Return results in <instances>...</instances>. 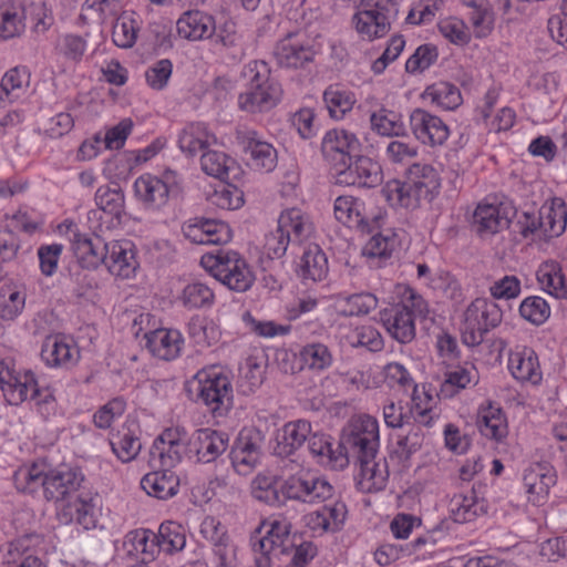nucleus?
Listing matches in <instances>:
<instances>
[{
	"instance_id": "1",
	"label": "nucleus",
	"mask_w": 567,
	"mask_h": 567,
	"mask_svg": "<svg viewBox=\"0 0 567 567\" xmlns=\"http://www.w3.org/2000/svg\"><path fill=\"white\" fill-rule=\"evenodd\" d=\"M250 543L256 567H271L275 558L289 555L291 560L286 567H306L317 555L311 542L291 533V523L286 518L264 522L251 535Z\"/></svg>"
},
{
	"instance_id": "2",
	"label": "nucleus",
	"mask_w": 567,
	"mask_h": 567,
	"mask_svg": "<svg viewBox=\"0 0 567 567\" xmlns=\"http://www.w3.org/2000/svg\"><path fill=\"white\" fill-rule=\"evenodd\" d=\"M84 476L79 468L66 465L47 472L44 498L59 502L69 499L59 516L62 522H76L85 530L97 525V507L91 493L79 492Z\"/></svg>"
},
{
	"instance_id": "3",
	"label": "nucleus",
	"mask_w": 567,
	"mask_h": 567,
	"mask_svg": "<svg viewBox=\"0 0 567 567\" xmlns=\"http://www.w3.org/2000/svg\"><path fill=\"white\" fill-rule=\"evenodd\" d=\"M346 445L360 465V488L365 492L381 491L388 480V467L384 460L375 461L379 449L378 421L370 415L362 416L348 435Z\"/></svg>"
},
{
	"instance_id": "4",
	"label": "nucleus",
	"mask_w": 567,
	"mask_h": 567,
	"mask_svg": "<svg viewBox=\"0 0 567 567\" xmlns=\"http://www.w3.org/2000/svg\"><path fill=\"white\" fill-rule=\"evenodd\" d=\"M441 186L437 171L426 163L412 164L403 182L392 179L381 189L384 199L391 206L416 208L422 199L432 200Z\"/></svg>"
},
{
	"instance_id": "5",
	"label": "nucleus",
	"mask_w": 567,
	"mask_h": 567,
	"mask_svg": "<svg viewBox=\"0 0 567 567\" xmlns=\"http://www.w3.org/2000/svg\"><path fill=\"white\" fill-rule=\"evenodd\" d=\"M188 392L194 393L196 402L206 405L214 416H225L234 405L228 375L214 367L198 371L188 383Z\"/></svg>"
},
{
	"instance_id": "6",
	"label": "nucleus",
	"mask_w": 567,
	"mask_h": 567,
	"mask_svg": "<svg viewBox=\"0 0 567 567\" xmlns=\"http://www.w3.org/2000/svg\"><path fill=\"white\" fill-rule=\"evenodd\" d=\"M202 265L216 280L236 292L247 291L255 280L246 260L234 250H218L216 255H206L202 258Z\"/></svg>"
},
{
	"instance_id": "7",
	"label": "nucleus",
	"mask_w": 567,
	"mask_h": 567,
	"mask_svg": "<svg viewBox=\"0 0 567 567\" xmlns=\"http://www.w3.org/2000/svg\"><path fill=\"white\" fill-rule=\"evenodd\" d=\"M135 195L147 208L159 209L183 194V178L167 168L159 176L144 174L134 183Z\"/></svg>"
},
{
	"instance_id": "8",
	"label": "nucleus",
	"mask_w": 567,
	"mask_h": 567,
	"mask_svg": "<svg viewBox=\"0 0 567 567\" xmlns=\"http://www.w3.org/2000/svg\"><path fill=\"white\" fill-rule=\"evenodd\" d=\"M360 7L352 23L357 32L367 40L385 35L399 14V6L394 0H361Z\"/></svg>"
},
{
	"instance_id": "9",
	"label": "nucleus",
	"mask_w": 567,
	"mask_h": 567,
	"mask_svg": "<svg viewBox=\"0 0 567 567\" xmlns=\"http://www.w3.org/2000/svg\"><path fill=\"white\" fill-rule=\"evenodd\" d=\"M502 318L503 312L494 300L476 298L464 312L462 342L467 347L481 344L485 334L502 322Z\"/></svg>"
},
{
	"instance_id": "10",
	"label": "nucleus",
	"mask_w": 567,
	"mask_h": 567,
	"mask_svg": "<svg viewBox=\"0 0 567 567\" xmlns=\"http://www.w3.org/2000/svg\"><path fill=\"white\" fill-rule=\"evenodd\" d=\"M280 483L286 502L297 501L312 504L324 502L334 494V487L327 478L309 471L290 475Z\"/></svg>"
},
{
	"instance_id": "11",
	"label": "nucleus",
	"mask_w": 567,
	"mask_h": 567,
	"mask_svg": "<svg viewBox=\"0 0 567 567\" xmlns=\"http://www.w3.org/2000/svg\"><path fill=\"white\" fill-rule=\"evenodd\" d=\"M235 138L251 168L265 172H271L276 168L277 151L257 131L240 126L236 130Z\"/></svg>"
},
{
	"instance_id": "12",
	"label": "nucleus",
	"mask_w": 567,
	"mask_h": 567,
	"mask_svg": "<svg viewBox=\"0 0 567 567\" xmlns=\"http://www.w3.org/2000/svg\"><path fill=\"white\" fill-rule=\"evenodd\" d=\"M333 178L334 183L341 186L374 188L381 185L383 173L378 162L358 153V156L333 173Z\"/></svg>"
},
{
	"instance_id": "13",
	"label": "nucleus",
	"mask_w": 567,
	"mask_h": 567,
	"mask_svg": "<svg viewBox=\"0 0 567 567\" xmlns=\"http://www.w3.org/2000/svg\"><path fill=\"white\" fill-rule=\"evenodd\" d=\"M362 151V143L354 133L333 128L328 131L321 142V154L333 173Z\"/></svg>"
},
{
	"instance_id": "14",
	"label": "nucleus",
	"mask_w": 567,
	"mask_h": 567,
	"mask_svg": "<svg viewBox=\"0 0 567 567\" xmlns=\"http://www.w3.org/2000/svg\"><path fill=\"white\" fill-rule=\"evenodd\" d=\"M0 386L7 401L13 405H18L29 398L45 404L53 401L49 393L41 399L40 389L31 371L21 375L2 362L0 363Z\"/></svg>"
},
{
	"instance_id": "15",
	"label": "nucleus",
	"mask_w": 567,
	"mask_h": 567,
	"mask_svg": "<svg viewBox=\"0 0 567 567\" xmlns=\"http://www.w3.org/2000/svg\"><path fill=\"white\" fill-rule=\"evenodd\" d=\"M264 435L257 429L243 430L230 451L233 466L239 474L249 473L261 457Z\"/></svg>"
},
{
	"instance_id": "16",
	"label": "nucleus",
	"mask_w": 567,
	"mask_h": 567,
	"mask_svg": "<svg viewBox=\"0 0 567 567\" xmlns=\"http://www.w3.org/2000/svg\"><path fill=\"white\" fill-rule=\"evenodd\" d=\"M228 441L226 433L199 429L186 443L187 456L196 462L210 463L227 450Z\"/></svg>"
},
{
	"instance_id": "17",
	"label": "nucleus",
	"mask_w": 567,
	"mask_h": 567,
	"mask_svg": "<svg viewBox=\"0 0 567 567\" xmlns=\"http://www.w3.org/2000/svg\"><path fill=\"white\" fill-rule=\"evenodd\" d=\"M317 54L315 47L299 38V33H288L275 47L277 63L287 69L306 68Z\"/></svg>"
},
{
	"instance_id": "18",
	"label": "nucleus",
	"mask_w": 567,
	"mask_h": 567,
	"mask_svg": "<svg viewBox=\"0 0 567 567\" xmlns=\"http://www.w3.org/2000/svg\"><path fill=\"white\" fill-rule=\"evenodd\" d=\"M410 125L414 136L431 146L442 145L450 135L447 125L439 116L422 109L411 113Z\"/></svg>"
},
{
	"instance_id": "19",
	"label": "nucleus",
	"mask_w": 567,
	"mask_h": 567,
	"mask_svg": "<svg viewBox=\"0 0 567 567\" xmlns=\"http://www.w3.org/2000/svg\"><path fill=\"white\" fill-rule=\"evenodd\" d=\"M72 250L84 268L95 269L104 265L109 243L95 234L74 233L71 239Z\"/></svg>"
},
{
	"instance_id": "20",
	"label": "nucleus",
	"mask_w": 567,
	"mask_h": 567,
	"mask_svg": "<svg viewBox=\"0 0 567 567\" xmlns=\"http://www.w3.org/2000/svg\"><path fill=\"white\" fill-rule=\"evenodd\" d=\"M278 228L287 235L291 243V252L310 239L313 225L308 215L298 208L284 210L278 218Z\"/></svg>"
},
{
	"instance_id": "21",
	"label": "nucleus",
	"mask_w": 567,
	"mask_h": 567,
	"mask_svg": "<svg viewBox=\"0 0 567 567\" xmlns=\"http://www.w3.org/2000/svg\"><path fill=\"white\" fill-rule=\"evenodd\" d=\"M381 320L390 336L405 344L414 340L416 330L414 318L404 306L394 305L381 312Z\"/></svg>"
},
{
	"instance_id": "22",
	"label": "nucleus",
	"mask_w": 567,
	"mask_h": 567,
	"mask_svg": "<svg viewBox=\"0 0 567 567\" xmlns=\"http://www.w3.org/2000/svg\"><path fill=\"white\" fill-rule=\"evenodd\" d=\"M105 257V267L112 275L121 278L132 277L138 267L134 246L128 240H113L109 243Z\"/></svg>"
},
{
	"instance_id": "23",
	"label": "nucleus",
	"mask_w": 567,
	"mask_h": 567,
	"mask_svg": "<svg viewBox=\"0 0 567 567\" xmlns=\"http://www.w3.org/2000/svg\"><path fill=\"white\" fill-rule=\"evenodd\" d=\"M177 33L189 41L209 39L216 31L213 16L199 10L187 11L176 22Z\"/></svg>"
},
{
	"instance_id": "24",
	"label": "nucleus",
	"mask_w": 567,
	"mask_h": 567,
	"mask_svg": "<svg viewBox=\"0 0 567 567\" xmlns=\"http://www.w3.org/2000/svg\"><path fill=\"white\" fill-rule=\"evenodd\" d=\"M509 224L511 217L501 206L478 205L473 214L472 227L482 238L506 229Z\"/></svg>"
},
{
	"instance_id": "25",
	"label": "nucleus",
	"mask_w": 567,
	"mask_h": 567,
	"mask_svg": "<svg viewBox=\"0 0 567 567\" xmlns=\"http://www.w3.org/2000/svg\"><path fill=\"white\" fill-rule=\"evenodd\" d=\"M282 89L280 84L262 85L260 89H247L238 96L239 107L246 112H266L280 101Z\"/></svg>"
},
{
	"instance_id": "26",
	"label": "nucleus",
	"mask_w": 567,
	"mask_h": 567,
	"mask_svg": "<svg viewBox=\"0 0 567 567\" xmlns=\"http://www.w3.org/2000/svg\"><path fill=\"white\" fill-rule=\"evenodd\" d=\"M144 339L145 347L154 357L167 361L178 355L183 344V338L177 330H153L146 332Z\"/></svg>"
},
{
	"instance_id": "27",
	"label": "nucleus",
	"mask_w": 567,
	"mask_h": 567,
	"mask_svg": "<svg viewBox=\"0 0 567 567\" xmlns=\"http://www.w3.org/2000/svg\"><path fill=\"white\" fill-rule=\"evenodd\" d=\"M508 369L512 375L522 382L536 384L542 380L538 357L532 348L524 347L511 352Z\"/></svg>"
},
{
	"instance_id": "28",
	"label": "nucleus",
	"mask_w": 567,
	"mask_h": 567,
	"mask_svg": "<svg viewBox=\"0 0 567 567\" xmlns=\"http://www.w3.org/2000/svg\"><path fill=\"white\" fill-rule=\"evenodd\" d=\"M311 434V424L306 420L288 422L277 435L275 454L288 457L299 450Z\"/></svg>"
},
{
	"instance_id": "29",
	"label": "nucleus",
	"mask_w": 567,
	"mask_h": 567,
	"mask_svg": "<svg viewBox=\"0 0 567 567\" xmlns=\"http://www.w3.org/2000/svg\"><path fill=\"white\" fill-rule=\"evenodd\" d=\"M329 271L328 258L324 251L317 244H309L300 258L297 274L306 282L321 281L323 280Z\"/></svg>"
},
{
	"instance_id": "30",
	"label": "nucleus",
	"mask_w": 567,
	"mask_h": 567,
	"mask_svg": "<svg viewBox=\"0 0 567 567\" xmlns=\"http://www.w3.org/2000/svg\"><path fill=\"white\" fill-rule=\"evenodd\" d=\"M178 476L169 470L155 468L141 480V487L153 497L168 499L177 494Z\"/></svg>"
},
{
	"instance_id": "31",
	"label": "nucleus",
	"mask_w": 567,
	"mask_h": 567,
	"mask_svg": "<svg viewBox=\"0 0 567 567\" xmlns=\"http://www.w3.org/2000/svg\"><path fill=\"white\" fill-rule=\"evenodd\" d=\"M523 483L526 492L533 496L534 503L539 502L551 485L555 484V475L548 463H534L524 471Z\"/></svg>"
},
{
	"instance_id": "32",
	"label": "nucleus",
	"mask_w": 567,
	"mask_h": 567,
	"mask_svg": "<svg viewBox=\"0 0 567 567\" xmlns=\"http://www.w3.org/2000/svg\"><path fill=\"white\" fill-rule=\"evenodd\" d=\"M538 215L542 216V234L544 238H553L561 235L567 225V207L561 198H554L549 207H543Z\"/></svg>"
},
{
	"instance_id": "33",
	"label": "nucleus",
	"mask_w": 567,
	"mask_h": 567,
	"mask_svg": "<svg viewBox=\"0 0 567 567\" xmlns=\"http://www.w3.org/2000/svg\"><path fill=\"white\" fill-rule=\"evenodd\" d=\"M210 140L215 138L209 134L205 124L190 123L181 132L178 145L184 154L195 156L198 152L208 147Z\"/></svg>"
},
{
	"instance_id": "34",
	"label": "nucleus",
	"mask_w": 567,
	"mask_h": 567,
	"mask_svg": "<svg viewBox=\"0 0 567 567\" xmlns=\"http://www.w3.org/2000/svg\"><path fill=\"white\" fill-rule=\"evenodd\" d=\"M477 427L482 435L501 441L507 434L506 419L499 408L488 405L477 414Z\"/></svg>"
},
{
	"instance_id": "35",
	"label": "nucleus",
	"mask_w": 567,
	"mask_h": 567,
	"mask_svg": "<svg viewBox=\"0 0 567 567\" xmlns=\"http://www.w3.org/2000/svg\"><path fill=\"white\" fill-rule=\"evenodd\" d=\"M422 96L446 111L455 110L463 101L458 87L444 81L429 85Z\"/></svg>"
},
{
	"instance_id": "36",
	"label": "nucleus",
	"mask_w": 567,
	"mask_h": 567,
	"mask_svg": "<svg viewBox=\"0 0 567 567\" xmlns=\"http://www.w3.org/2000/svg\"><path fill=\"white\" fill-rule=\"evenodd\" d=\"M74 353L76 354L78 351L73 350L59 336L47 337L41 348V358L51 367H61L75 362Z\"/></svg>"
},
{
	"instance_id": "37",
	"label": "nucleus",
	"mask_w": 567,
	"mask_h": 567,
	"mask_svg": "<svg viewBox=\"0 0 567 567\" xmlns=\"http://www.w3.org/2000/svg\"><path fill=\"white\" fill-rule=\"evenodd\" d=\"M47 471L43 464L33 463L30 466H22L13 474L16 488L22 493L33 494L42 488L44 493Z\"/></svg>"
},
{
	"instance_id": "38",
	"label": "nucleus",
	"mask_w": 567,
	"mask_h": 567,
	"mask_svg": "<svg viewBox=\"0 0 567 567\" xmlns=\"http://www.w3.org/2000/svg\"><path fill=\"white\" fill-rule=\"evenodd\" d=\"M536 276L543 290L557 298L567 297L566 279L558 264L553 261L543 264Z\"/></svg>"
},
{
	"instance_id": "39",
	"label": "nucleus",
	"mask_w": 567,
	"mask_h": 567,
	"mask_svg": "<svg viewBox=\"0 0 567 567\" xmlns=\"http://www.w3.org/2000/svg\"><path fill=\"white\" fill-rule=\"evenodd\" d=\"M371 128L382 136L393 137L405 135V126L401 116L394 111L380 109L370 115Z\"/></svg>"
},
{
	"instance_id": "40",
	"label": "nucleus",
	"mask_w": 567,
	"mask_h": 567,
	"mask_svg": "<svg viewBox=\"0 0 567 567\" xmlns=\"http://www.w3.org/2000/svg\"><path fill=\"white\" fill-rule=\"evenodd\" d=\"M152 544L168 554H173L185 547L186 538L181 525L174 522H165L161 524L158 534L152 535Z\"/></svg>"
},
{
	"instance_id": "41",
	"label": "nucleus",
	"mask_w": 567,
	"mask_h": 567,
	"mask_svg": "<svg viewBox=\"0 0 567 567\" xmlns=\"http://www.w3.org/2000/svg\"><path fill=\"white\" fill-rule=\"evenodd\" d=\"M27 10L20 4H11L0 12V37L3 40L20 35L25 28Z\"/></svg>"
},
{
	"instance_id": "42",
	"label": "nucleus",
	"mask_w": 567,
	"mask_h": 567,
	"mask_svg": "<svg viewBox=\"0 0 567 567\" xmlns=\"http://www.w3.org/2000/svg\"><path fill=\"white\" fill-rule=\"evenodd\" d=\"M234 164V159L223 152L208 151L200 157L202 169L207 175L220 181L229 179Z\"/></svg>"
},
{
	"instance_id": "43",
	"label": "nucleus",
	"mask_w": 567,
	"mask_h": 567,
	"mask_svg": "<svg viewBox=\"0 0 567 567\" xmlns=\"http://www.w3.org/2000/svg\"><path fill=\"white\" fill-rule=\"evenodd\" d=\"M184 454L187 456L186 444L152 446L150 450V465L153 468L171 471L182 461Z\"/></svg>"
},
{
	"instance_id": "44",
	"label": "nucleus",
	"mask_w": 567,
	"mask_h": 567,
	"mask_svg": "<svg viewBox=\"0 0 567 567\" xmlns=\"http://www.w3.org/2000/svg\"><path fill=\"white\" fill-rule=\"evenodd\" d=\"M182 301L189 309L210 308L214 305L215 295L207 284L194 281L184 288Z\"/></svg>"
},
{
	"instance_id": "45",
	"label": "nucleus",
	"mask_w": 567,
	"mask_h": 567,
	"mask_svg": "<svg viewBox=\"0 0 567 567\" xmlns=\"http://www.w3.org/2000/svg\"><path fill=\"white\" fill-rule=\"evenodd\" d=\"M347 516V506L344 503L337 502L331 506H323L312 515L315 527H321L323 530L337 532L341 528Z\"/></svg>"
},
{
	"instance_id": "46",
	"label": "nucleus",
	"mask_w": 567,
	"mask_h": 567,
	"mask_svg": "<svg viewBox=\"0 0 567 567\" xmlns=\"http://www.w3.org/2000/svg\"><path fill=\"white\" fill-rule=\"evenodd\" d=\"M95 203L103 212L120 218L124 212L125 197L121 187L100 186L95 193Z\"/></svg>"
},
{
	"instance_id": "47",
	"label": "nucleus",
	"mask_w": 567,
	"mask_h": 567,
	"mask_svg": "<svg viewBox=\"0 0 567 567\" xmlns=\"http://www.w3.org/2000/svg\"><path fill=\"white\" fill-rule=\"evenodd\" d=\"M362 203L352 196H339L334 200L336 218L349 226H359L364 223V216L361 213Z\"/></svg>"
},
{
	"instance_id": "48",
	"label": "nucleus",
	"mask_w": 567,
	"mask_h": 567,
	"mask_svg": "<svg viewBox=\"0 0 567 567\" xmlns=\"http://www.w3.org/2000/svg\"><path fill=\"white\" fill-rule=\"evenodd\" d=\"M140 25L132 16H121L113 25L112 40L122 49L132 48L137 39Z\"/></svg>"
},
{
	"instance_id": "49",
	"label": "nucleus",
	"mask_w": 567,
	"mask_h": 567,
	"mask_svg": "<svg viewBox=\"0 0 567 567\" xmlns=\"http://www.w3.org/2000/svg\"><path fill=\"white\" fill-rule=\"evenodd\" d=\"M482 511L483 506L472 496L455 495L450 502V516L458 524L474 520Z\"/></svg>"
},
{
	"instance_id": "50",
	"label": "nucleus",
	"mask_w": 567,
	"mask_h": 567,
	"mask_svg": "<svg viewBox=\"0 0 567 567\" xmlns=\"http://www.w3.org/2000/svg\"><path fill=\"white\" fill-rule=\"evenodd\" d=\"M25 296L16 288L3 286L0 288V318L16 319L23 310Z\"/></svg>"
},
{
	"instance_id": "51",
	"label": "nucleus",
	"mask_w": 567,
	"mask_h": 567,
	"mask_svg": "<svg viewBox=\"0 0 567 567\" xmlns=\"http://www.w3.org/2000/svg\"><path fill=\"white\" fill-rule=\"evenodd\" d=\"M111 446L116 456L123 463H127L138 455L142 444L137 436L133 435L128 430H123L113 436Z\"/></svg>"
},
{
	"instance_id": "52",
	"label": "nucleus",
	"mask_w": 567,
	"mask_h": 567,
	"mask_svg": "<svg viewBox=\"0 0 567 567\" xmlns=\"http://www.w3.org/2000/svg\"><path fill=\"white\" fill-rule=\"evenodd\" d=\"M323 101L330 116L336 120H341L347 112L352 110L354 103L348 92L332 86L324 91Z\"/></svg>"
},
{
	"instance_id": "53",
	"label": "nucleus",
	"mask_w": 567,
	"mask_h": 567,
	"mask_svg": "<svg viewBox=\"0 0 567 567\" xmlns=\"http://www.w3.org/2000/svg\"><path fill=\"white\" fill-rule=\"evenodd\" d=\"M209 39L220 50H233L235 54L241 53V35L237 31L236 23L231 20L225 21L219 27L216 25V31Z\"/></svg>"
},
{
	"instance_id": "54",
	"label": "nucleus",
	"mask_w": 567,
	"mask_h": 567,
	"mask_svg": "<svg viewBox=\"0 0 567 567\" xmlns=\"http://www.w3.org/2000/svg\"><path fill=\"white\" fill-rule=\"evenodd\" d=\"M474 377L475 374L471 370L463 367H456L454 370L447 371L440 394L443 398H452L458 391L465 389Z\"/></svg>"
},
{
	"instance_id": "55",
	"label": "nucleus",
	"mask_w": 567,
	"mask_h": 567,
	"mask_svg": "<svg viewBox=\"0 0 567 567\" xmlns=\"http://www.w3.org/2000/svg\"><path fill=\"white\" fill-rule=\"evenodd\" d=\"M243 78L247 89H260L262 85L279 84L270 75V69L265 61H251L243 69Z\"/></svg>"
},
{
	"instance_id": "56",
	"label": "nucleus",
	"mask_w": 567,
	"mask_h": 567,
	"mask_svg": "<svg viewBox=\"0 0 567 567\" xmlns=\"http://www.w3.org/2000/svg\"><path fill=\"white\" fill-rule=\"evenodd\" d=\"M300 359L305 365L312 370H323L332 363V355L328 347L322 343L305 346L300 351Z\"/></svg>"
},
{
	"instance_id": "57",
	"label": "nucleus",
	"mask_w": 567,
	"mask_h": 567,
	"mask_svg": "<svg viewBox=\"0 0 567 567\" xmlns=\"http://www.w3.org/2000/svg\"><path fill=\"white\" fill-rule=\"evenodd\" d=\"M519 313L525 320L539 326L548 319L550 308L545 299L532 296L523 300L519 306Z\"/></svg>"
},
{
	"instance_id": "58",
	"label": "nucleus",
	"mask_w": 567,
	"mask_h": 567,
	"mask_svg": "<svg viewBox=\"0 0 567 567\" xmlns=\"http://www.w3.org/2000/svg\"><path fill=\"white\" fill-rule=\"evenodd\" d=\"M254 497L269 505H285L286 499L281 493V483L268 477H257L252 491Z\"/></svg>"
},
{
	"instance_id": "59",
	"label": "nucleus",
	"mask_w": 567,
	"mask_h": 567,
	"mask_svg": "<svg viewBox=\"0 0 567 567\" xmlns=\"http://www.w3.org/2000/svg\"><path fill=\"white\" fill-rule=\"evenodd\" d=\"M29 82V73L25 68L16 66L10 69L0 83V101L18 97L16 91H20Z\"/></svg>"
},
{
	"instance_id": "60",
	"label": "nucleus",
	"mask_w": 567,
	"mask_h": 567,
	"mask_svg": "<svg viewBox=\"0 0 567 567\" xmlns=\"http://www.w3.org/2000/svg\"><path fill=\"white\" fill-rule=\"evenodd\" d=\"M383 377L384 382L390 388L398 386L401 390L413 388L414 394L416 393V385H414L412 377L403 364L398 362L388 363L383 368Z\"/></svg>"
},
{
	"instance_id": "61",
	"label": "nucleus",
	"mask_w": 567,
	"mask_h": 567,
	"mask_svg": "<svg viewBox=\"0 0 567 567\" xmlns=\"http://www.w3.org/2000/svg\"><path fill=\"white\" fill-rule=\"evenodd\" d=\"M173 72V63L168 59H162L152 64L145 72L148 86L153 90L166 87Z\"/></svg>"
},
{
	"instance_id": "62",
	"label": "nucleus",
	"mask_w": 567,
	"mask_h": 567,
	"mask_svg": "<svg viewBox=\"0 0 567 567\" xmlns=\"http://www.w3.org/2000/svg\"><path fill=\"white\" fill-rule=\"evenodd\" d=\"M423 444V433L420 426H413L406 435L401 436L396 442L395 455L401 461H408L412 454L417 452Z\"/></svg>"
},
{
	"instance_id": "63",
	"label": "nucleus",
	"mask_w": 567,
	"mask_h": 567,
	"mask_svg": "<svg viewBox=\"0 0 567 567\" xmlns=\"http://www.w3.org/2000/svg\"><path fill=\"white\" fill-rule=\"evenodd\" d=\"M437 59L435 47L424 44L419 47L405 63V70L409 73L422 72L430 68Z\"/></svg>"
},
{
	"instance_id": "64",
	"label": "nucleus",
	"mask_w": 567,
	"mask_h": 567,
	"mask_svg": "<svg viewBox=\"0 0 567 567\" xmlns=\"http://www.w3.org/2000/svg\"><path fill=\"white\" fill-rule=\"evenodd\" d=\"M395 247V239L391 236L375 234L363 248V255L369 258L386 259Z\"/></svg>"
}]
</instances>
